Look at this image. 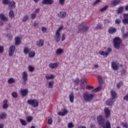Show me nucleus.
<instances>
[{
	"instance_id": "nucleus-53",
	"label": "nucleus",
	"mask_w": 128,
	"mask_h": 128,
	"mask_svg": "<svg viewBox=\"0 0 128 128\" xmlns=\"http://www.w3.org/2000/svg\"><path fill=\"white\" fill-rule=\"evenodd\" d=\"M28 68H29V72H33L34 70V68L32 66H30Z\"/></svg>"
},
{
	"instance_id": "nucleus-30",
	"label": "nucleus",
	"mask_w": 128,
	"mask_h": 128,
	"mask_svg": "<svg viewBox=\"0 0 128 128\" xmlns=\"http://www.w3.org/2000/svg\"><path fill=\"white\" fill-rule=\"evenodd\" d=\"M56 54L58 56H60V54H64V50L62 48H58L57 49L56 51Z\"/></svg>"
},
{
	"instance_id": "nucleus-21",
	"label": "nucleus",
	"mask_w": 128,
	"mask_h": 128,
	"mask_svg": "<svg viewBox=\"0 0 128 128\" xmlns=\"http://www.w3.org/2000/svg\"><path fill=\"white\" fill-rule=\"evenodd\" d=\"M58 64L56 63H50L49 64V68H52V70L58 68Z\"/></svg>"
},
{
	"instance_id": "nucleus-33",
	"label": "nucleus",
	"mask_w": 128,
	"mask_h": 128,
	"mask_svg": "<svg viewBox=\"0 0 128 128\" xmlns=\"http://www.w3.org/2000/svg\"><path fill=\"white\" fill-rule=\"evenodd\" d=\"M84 82H86V80H84V78H82L81 80V86L82 88H84Z\"/></svg>"
},
{
	"instance_id": "nucleus-20",
	"label": "nucleus",
	"mask_w": 128,
	"mask_h": 128,
	"mask_svg": "<svg viewBox=\"0 0 128 128\" xmlns=\"http://www.w3.org/2000/svg\"><path fill=\"white\" fill-rule=\"evenodd\" d=\"M68 110L64 109L62 112H58V116H66V114H68Z\"/></svg>"
},
{
	"instance_id": "nucleus-28",
	"label": "nucleus",
	"mask_w": 128,
	"mask_h": 128,
	"mask_svg": "<svg viewBox=\"0 0 128 128\" xmlns=\"http://www.w3.org/2000/svg\"><path fill=\"white\" fill-rule=\"evenodd\" d=\"M15 44L16 46H18L20 44V38L17 37L15 38Z\"/></svg>"
},
{
	"instance_id": "nucleus-19",
	"label": "nucleus",
	"mask_w": 128,
	"mask_h": 128,
	"mask_svg": "<svg viewBox=\"0 0 128 128\" xmlns=\"http://www.w3.org/2000/svg\"><path fill=\"white\" fill-rule=\"evenodd\" d=\"M121 1L122 0H113L111 2V4L112 6H116L120 4Z\"/></svg>"
},
{
	"instance_id": "nucleus-32",
	"label": "nucleus",
	"mask_w": 128,
	"mask_h": 128,
	"mask_svg": "<svg viewBox=\"0 0 128 128\" xmlns=\"http://www.w3.org/2000/svg\"><path fill=\"white\" fill-rule=\"evenodd\" d=\"M96 30H102L104 28L102 27V24L99 23L97 24V26L96 27Z\"/></svg>"
},
{
	"instance_id": "nucleus-38",
	"label": "nucleus",
	"mask_w": 128,
	"mask_h": 128,
	"mask_svg": "<svg viewBox=\"0 0 128 128\" xmlns=\"http://www.w3.org/2000/svg\"><path fill=\"white\" fill-rule=\"evenodd\" d=\"M30 50V48H28V47H26L24 48V53L25 54H28V52Z\"/></svg>"
},
{
	"instance_id": "nucleus-3",
	"label": "nucleus",
	"mask_w": 128,
	"mask_h": 128,
	"mask_svg": "<svg viewBox=\"0 0 128 128\" xmlns=\"http://www.w3.org/2000/svg\"><path fill=\"white\" fill-rule=\"evenodd\" d=\"M114 46L116 50H120V44L122 42V39L120 37H116L113 40Z\"/></svg>"
},
{
	"instance_id": "nucleus-56",
	"label": "nucleus",
	"mask_w": 128,
	"mask_h": 128,
	"mask_svg": "<svg viewBox=\"0 0 128 128\" xmlns=\"http://www.w3.org/2000/svg\"><path fill=\"white\" fill-rule=\"evenodd\" d=\"M4 46H0V54H2L4 52Z\"/></svg>"
},
{
	"instance_id": "nucleus-61",
	"label": "nucleus",
	"mask_w": 128,
	"mask_h": 128,
	"mask_svg": "<svg viewBox=\"0 0 128 128\" xmlns=\"http://www.w3.org/2000/svg\"><path fill=\"white\" fill-rule=\"evenodd\" d=\"M122 125L123 126H124V128H128V124H126V123H122Z\"/></svg>"
},
{
	"instance_id": "nucleus-7",
	"label": "nucleus",
	"mask_w": 128,
	"mask_h": 128,
	"mask_svg": "<svg viewBox=\"0 0 128 128\" xmlns=\"http://www.w3.org/2000/svg\"><path fill=\"white\" fill-rule=\"evenodd\" d=\"M112 48H108L107 49V50L104 52L103 51H100L98 52L99 54H100L101 56H103L104 58H107L108 56L110 54V52H112Z\"/></svg>"
},
{
	"instance_id": "nucleus-47",
	"label": "nucleus",
	"mask_w": 128,
	"mask_h": 128,
	"mask_svg": "<svg viewBox=\"0 0 128 128\" xmlns=\"http://www.w3.org/2000/svg\"><path fill=\"white\" fill-rule=\"evenodd\" d=\"M62 28H64V26H60L58 30H56V32L60 33V31L62 30Z\"/></svg>"
},
{
	"instance_id": "nucleus-27",
	"label": "nucleus",
	"mask_w": 128,
	"mask_h": 128,
	"mask_svg": "<svg viewBox=\"0 0 128 128\" xmlns=\"http://www.w3.org/2000/svg\"><path fill=\"white\" fill-rule=\"evenodd\" d=\"M6 114L2 112L0 114V120H4L6 118Z\"/></svg>"
},
{
	"instance_id": "nucleus-63",
	"label": "nucleus",
	"mask_w": 128,
	"mask_h": 128,
	"mask_svg": "<svg viewBox=\"0 0 128 128\" xmlns=\"http://www.w3.org/2000/svg\"><path fill=\"white\" fill-rule=\"evenodd\" d=\"M4 123L0 124V128H4Z\"/></svg>"
},
{
	"instance_id": "nucleus-9",
	"label": "nucleus",
	"mask_w": 128,
	"mask_h": 128,
	"mask_svg": "<svg viewBox=\"0 0 128 128\" xmlns=\"http://www.w3.org/2000/svg\"><path fill=\"white\" fill-rule=\"evenodd\" d=\"M14 50H16V46L13 45L10 47L8 50V56H12L14 54Z\"/></svg>"
},
{
	"instance_id": "nucleus-34",
	"label": "nucleus",
	"mask_w": 128,
	"mask_h": 128,
	"mask_svg": "<svg viewBox=\"0 0 128 128\" xmlns=\"http://www.w3.org/2000/svg\"><path fill=\"white\" fill-rule=\"evenodd\" d=\"M46 80H54V76L51 74L50 76L46 75Z\"/></svg>"
},
{
	"instance_id": "nucleus-41",
	"label": "nucleus",
	"mask_w": 128,
	"mask_h": 128,
	"mask_svg": "<svg viewBox=\"0 0 128 128\" xmlns=\"http://www.w3.org/2000/svg\"><path fill=\"white\" fill-rule=\"evenodd\" d=\"M14 82H15V80H14V78H10L8 80V84H14Z\"/></svg>"
},
{
	"instance_id": "nucleus-40",
	"label": "nucleus",
	"mask_w": 128,
	"mask_h": 128,
	"mask_svg": "<svg viewBox=\"0 0 128 128\" xmlns=\"http://www.w3.org/2000/svg\"><path fill=\"white\" fill-rule=\"evenodd\" d=\"M33 119H34V118L32 117L28 116V117H27L26 120H27L28 122H30L32 121Z\"/></svg>"
},
{
	"instance_id": "nucleus-58",
	"label": "nucleus",
	"mask_w": 128,
	"mask_h": 128,
	"mask_svg": "<svg viewBox=\"0 0 128 128\" xmlns=\"http://www.w3.org/2000/svg\"><path fill=\"white\" fill-rule=\"evenodd\" d=\"M42 32H46V28L42 27Z\"/></svg>"
},
{
	"instance_id": "nucleus-36",
	"label": "nucleus",
	"mask_w": 128,
	"mask_h": 128,
	"mask_svg": "<svg viewBox=\"0 0 128 128\" xmlns=\"http://www.w3.org/2000/svg\"><path fill=\"white\" fill-rule=\"evenodd\" d=\"M20 121L21 122L22 126H26V124H28V123H26V121L24 120L20 119Z\"/></svg>"
},
{
	"instance_id": "nucleus-14",
	"label": "nucleus",
	"mask_w": 128,
	"mask_h": 128,
	"mask_svg": "<svg viewBox=\"0 0 128 128\" xmlns=\"http://www.w3.org/2000/svg\"><path fill=\"white\" fill-rule=\"evenodd\" d=\"M110 96L112 97V98L113 100H115V98H118V94H116V92L114 90H112L110 92Z\"/></svg>"
},
{
	"instance_id": "nucleus-5",
	"label": "nucleus",
	"mask_w": 128,
	"mask_h": 128,
	"mask_svg": "<svg viewBox=\"0 0 128 128\" xmlns=\"http://www.w3.org/2000/svg\"><path fill=\"white\" fill-rule=\"evenodd\" d=\"M27 104L32 106L34 108H36V106H38V100L34 99V100H28L27 101Z\"/></svg>"
},
{
	"instance_id": "nucleus-44",
	"label": "nucleus",
	"mask_w": 128,
	"mask_h": 128,
	"mask_svg": "<svg viewBox=\"0 0 128 128\" xmlns=\"http://www.w3.org/2000/svg\"><path fill=\"white\" fill-rule=\"evenodd\" d=\"M108 8V6H106L104 8H103L100 10V12H104V10H106Z\"/></svg>"
},
{
	"instance_id": "nucleus-16",
	"label": "nucleus",
	"mask_w": 128,
	"mask_h": 128,
	"mask_svg": "<svg viewBox=\"0 0 128 128\" xmlns=\"http://www.w3.org/2000/svg\"><path fill=\"white\" fill-rule=\"evenodd\" d=\"M20 94L22 96V98H24V96H28V89H23L20 90Z\"/></svg>"
},
{
	"instance_id": "nucleus-6",
	"label": "nucleus",
	"mask_w": 128,
	"mask_h": 128,
	"mask_svg": "<svg viewBox=\"0 0 128 128\" xmlns=\"http://www.w3.org/2000/svg\"><path fill=\"white\" fill-rule=\"evenodd\" d=\"M28 77V72L26 71L24 72L22 74V78H23V81L22 82V86H26V84Z\"/></svg>"
},
{
	"instance_id": "nucleus-12",
	"label": "nucleus",
	"mask_w": 128,
	"mask_h": 128,
	"mask_svg": "<svg viewBox=\"0 0 128 128\" xmlns=\"http://www.w3.org/2000/svg\"><path fill=\"white\" fill-rule=\"evenodd\" d=\"M111 66L114 70H118V64L115 62H111Z\"/></svg>"
},
{
	"instance_id": "nucleus-60",
	"label": "nucleus",
	"mask_w": 128,
	"mask_h": 128,
	"mask_svg": "<svg viewBox=\"0 0 128 128\" xmlns=\"http://www.w3.org/2000/svg\"><path fill=\"white\" fill-rule=\"evenodd\" d=\"M48 124H52V119L50 118L48 120Z\"/></svg>"
},
{
	"instance_id": "nucleus-55",
	"label": "nucleus",
	"mask_w": 128,
	"mask_h": 128,
	"mask_svg": "<svg viewBox=\"0 0 128 128\" xmlns=\"http://www.w3.org/2000/svg\"><path fill=\"white\" fill-rule=\"evenodd\" d=\"M66 40V34H63L62 36V41L64 42Z\"/></svg>"
},
{
	"instance_id": "nucleus-52",
	"label": "nucleus",
	"mask_w": 128,
	"mask_h": 128,
	"mask_svg": "<svg viewBox=\"0 0 128 128\" xmlns=\"http://www.w3.org/2000/svg\"><path fill=\"white\" fill-rule=\"evenodd\" d=\"M68 128H74V124H72V122H70V123L68 124Z\"/></svg>"
},
{
	"instance_id": "nucleus-45",
	"label": "nucleus",
	"mask_w": 128,
	"mask_h": 128,
	"mask_svg": "<svg viewBox=\"0 0 128 128\" xmlns=\"http://www.w3.org/2000/svg\"><path fill=\"white\" fill-rule=\"evenodd\" d=\"M12 96L14 98H18V94L16 92H12Z\"/></svg>"
},
{
	"instance_id": "nucleus-62",
	"label": "nucleus",
	"mask_w": 128,
	"mask_h": 128,
	"mask_svg": "<svg viewBox=\"0 0 128 128\" xmlns=\"http://www.w3.org/2000/svg\"><path fill=\"white\" fill-rule=\"evenodd\" d=\"M90 128H96V125L94 124H90Z\"/></svg>"
},
{
	"instance_id": "nucleus-4",
	"label": "nucleus",
	"mask_w": 128,
	"mask_h": 128,
	"mask_svg": "<svg viewBox=\"0 0 128 128\" xmlns=\"http://www.w3.org/2000/svg\"><path fill=\"white\" fill-rule=\"evenodd\" d=\"M94 94H88V92L83 94V98L86 102H92L94 100Z\"/></svg>"
},
{
	"instance_id": "nucleus-11",
	"label": "nucleus",
	"mask_w": 128,
	"mask_h": 128,
	"mask_svg": "<svg viewBox=\"0 0 128 128\" xmlns=\"http://www.w3.org/2000/svg\"><path fill=\"white\" fill-rule=\"evenodd\" d=\"M124 19L122 20L124 24H128V14H123Z\"/></svg>"
},
{
	"instance_id": "nucleus-22",
	"label": "nucleus",
	"mask_w": 128,
	"mask_h": 128,
	"mask_svg": "<svg viewBox=\"0 0 128 128\" xmlns=\"http://www.w3.org/2000/svg\"><path fill=\"white\" fill-rule=\"evenodd\" d=\"M8 8L10 10H12L16 8V2L14 1L9 2Z\"/></svg>"
},
{
	"instance_id": "nucleus-64",
	"label": "nucleus",
	"mask_w": 128,
	"mask_h": 128,
	"mask_svg": "<svg viewBox=\"0 0 128 128\" xmlns=\"http://www.w3.org/2000/svg\"><path fill=\"white\" fill-rule=\"evenodd\" d=\"M77 128H86V126H82V125L78 126Z\"/></svg>"
},
{
	"instance_id": "nucleus-35",
	"label": "nucleus",
	"mask_w": 128,
	"mask_h": 128,
	"mask_svg": "<svg viewBox=\"0 0 128 128\" xmlns=\"http://www.w3.org/2000/svg\"><path fill=\"white\" fill-rule=\"evenodd\" d=\"M34 56H36V52L34 51H31L29 52V56L30 58H34Z\"/></svg>"
},
{
	"instance_id": "nucleus-24",
	"label": "nucleus",
	"mask_w": 128,
	"mask_h": 128,
	"mask_svg": "<svg viewBox=\"0 0 128 128\" xmlns=\"http://www.w3.org/2000/svg\"><path fill=\"white\" fill-rule=\"evenodd\" d=\"M36 45L39 48H40L44 46V40L40 39L39 40L36 42Z\"/></svg>"
},
{
	"instance_id": "nucleus-17",
	"label": "nucleus",
	"mask_w": 128,
	"mask_h": 128,
	"mask_svg": "<svg viewBox=\"0 0 128 128\" xmlns=\"http://www.w3.org/2000/svg\"><path fill=\"white\" fill-rule=\"evenodd\" d=\"M108 32L109 34H116V32H118V30L114 27H110L109 28Z\"/></svg>"
},
{
	"instance_id": "nucleus-18",
	"label": "nucleus",
	"mask_w": 128,
	"mask_h": 128,
	"mask_svg": "<svg viewBox=\"0 0 128 128\" xmlns=\"http://www.w3.org/2000/svg\"><path fill=\"white\" fill-rule=\"evenodd\" d=\"M54 0H42V4H54Z\"/></svg>"
},
{
	"instance_id": "nucleus-57",
	"label": "nucleus",
	"mask_w": 128,
	"mask_h": 128,
	"mask_svg": "<svg viewBox=\"0 0 128 128\" xmlns=\"http://www.w3.org/2000/svg\"><path fill=\"white\" fill-rule=\"evenodd\" d=\"M98 2H100V0H96L94 3L93 5L96 6V4H98Z\"/></svg>"
},
{
	"instance_id": "nucleus-43",
	"label": "nucleus",
	"mask_w": 128,
	"mask_h": 128,
	"mask_svg": "<svg viewBox=\"0 0 128 128\" xmlns=\"http://www.w3.org/2000/svg\"><path fill=\"white\" fill-rule=\"evenodd\" d=\"M10 0H3L2 1V4H10Z\"/></svg>"
},
{
	"instance_id": "nucleus-49",
	"label": "nucleus",
	"mask_w": 128,
	"mask_h": 128,
	"mask_svg": "<svg viewBox=\"0 0 128 128\" xmlns=\"http://www.w3.org/2000/svg\"><path fill=\"white\" fill-rule=\"evenodd\" d=\"M36 18V14L34 13V14H32L31 18L32 20H34V18Z\"/></svg>"
},
{
	"instance_id": "nucleus-31",
	"label": "nucleus",
	"mask_w": 128,
	"mask_h": 128,
	"mask_svg": "<svg viewBox=\"0 0 128 128\" xmlns=\"http://www.w3.org/2000/svg\"><path fill=\"white\" fill-rule=\"evenodd\" d=\"M9 16L10 18H14V11L12 10H10L9 12Z\"/></svg>"
},
{
	"instance_id": "nucleus-13",
	"label": "nucleus",
	"mask_w": 128,
	"mask_h": 128,
	"mask_svg": "<svg viewBox=\"0 0 128 128\" xmlns=\"http://www.w3.org/2000/svg\"><path fill=\"white\" fill-rule=\"evenodd\" d=\"M54 39L56 42H58L60 40V33H58V32H56L55 35L54 36Z\"/></svg>"
},
{
	"instance_id": "nucleus-23",
	"label": "nucleus",
	"mask_w": 128,
	"mask_h": 128,
	"mask_svg": "<svg viewBox=\"0 0 128 128\" xmlns=\"http://www.w3.org/2000/svg\"><path fill=\"white\" fill-rule=\"evenodd\" d=\"M58 16L60 18H64L66 16V14L64 12H60L59 14H58Z\"/></svg>"
},
{
	"instance_id": "nucleus-15",
	"label": "nucleus",
	"mask_w": 128,
	"mask_h": 128,
	"mask_svg": "<svg viewBox=\"0 0 128 128\" xmlns=\"http://www.w3.org/2000/svg\"><path fill=\"white\" fill-rule=\"evenodd\" d=\"M114 102H116V99H112V98H111L106 100V104L107 106H112Z\"/></svg>"
},
{
	"instance_id": "nucleus-51",
	"label": "nucleus",
	"mask_w": 128,
	"mask_h": 128,
	"mask_svg": "<svg viewBox=\"0 0 128 128\" xmlns=\"http://www.w3.org/2000/svg\"><path fill=\"white\" fill-rule=\"evenodd\" d=\"M122 86V82H120L118 83L116 86L118 88H120V86Z\"/></svg>"
},
{
	"instance_id": "nucleus-42",
	"label": "nucleus",
	"mask_w": 128,
	"mask_h": 128,
	"mask_svg": "<svg viewBox=\"0 0 128 128\" xmlns=\"http://www.w3.org/2000/svg\"><path fill=\"white\" fill-rule=\"evenodd\" d=\"M28 20V15H26L24 16L22 20L24 22H26V20Z\"/></svg>"
},
{
	"instance_id": "nucleus-1",
	"label": "nucleus",
	"mask_w": 128,
	"mask_h": 128,
	"mask_svg": "<svg viewBox=\"0 0 128 128\" xmlns=\"http://www.w3.org/2000/svg\"><path fill=\"white\" fill-rule=\"evenodd\" d=\"M106 120L104 116L100 115L97 117V122L99 126H102V128H112L110 122L107 120L105 124Z\"/></svg>"
},
{
	"instance_id": "nucleus-8",
	"label": "nucleus",
	"mask_w": 128,
	"mask_h": 128,
	"mask_svg": "<svg viewBox=\"0 0 128 128\" xmlns=\"http://www.w3.org/2000/svg\"><path fill=\"white\" fill-rule=\"evenodd\" d=\"M8 22V18L4 16V14H0V26H4V22Z\"/></svg>"
},
{
	"instance_id": "nucleus-48",
	"label": "nucleus",
	"mask_w": 128,
	"mask_h": 128,
	"mask_svg": "<svg viewBox=\"0 0 128 128\" xmlns=\"http://www.w3.org/2000/svg\"><path fill=\"white\" fill-rule=\"evenodd\" d=\"M122 22V21L119 18L116 19L115 20V24H120Z\"/></svg>"
},
{
	"instance_id": "nucleus-50",
	"label": "nucleus",
	"mask_w": 128,
	"mask_h": 128,
	"mask_svg": "<svg viewBox=\"0 0 128 128\" xmlns=\"http://www.w3.org/2000/svg\"><path fill=\"white\" fill-rule=\"evenodd\" d=\"M64 2H66V0H59V4L61 6H64Z\"/></svg>"
},
{
	"instance_id": "nucleus-25",
	"label": "nucleus",
	"mask_w": 128,
	"mask_h": 128,
	"mask_svg": "<svg viewBox=\"0 0 128 128\" xmlns=\"http://www.w3.org/2000/svg\"><path fill=\"white\" fill-rule=\"evenodd\" d=\"M124 8L122 6H120L117 10L118 14H122Z\"/></svg>"
},
{
	"instance_id": "nucleus-37",
	"label": "nucleus",
	"mask_w": 128,
	"mask_h": 128,
	"mask_svg": "<svg viewBox=\"0 0 128 128\" xmlns=\"http://www.w3.org/2000/svg\"><path fill=\"white\" fill-rule=\"evenodd\" d=\"M54 84V81H50L48 82V88H52L53 86L52 85Z\"/></svg>"
},
{
	"instance_id": "nucleus-10",
	"label": "nucleus",
	"mask_w": 128,
	"mask_h": 128,
	"mask_svg": "<svg viewBox=\"0 0 128 128\" xmlns=\"http://www.w3.org/2000/svg\"><path fill=\"white\" fill-rule=\"evenodd\" d=\"M104 112L105 114L106 118H108L110 116V110L108 108H106L104 109Z\"/></svg>"
},
{
	"instance_id": "nucleus-39",
	"label": "nucleus",
	"mask_w": 128,
	"mask_h": 128,
	"mask_svg": "<svg viewBox=\"0 0 128 128\" xmlns=\"http://www.w3.org/2000/svg\"><path fill=\"white\" fill-rule=\"evenodd\" d=\"M102 90V86H100L98 87L97 88L94 89L92 90L93 92H98V90Z\"/></svg>"
},
{
	"instance_id": "nucleus-59",
	"label": "nucleus",
	"mask_w": 128,
	"mask_h": 128,
	"mask_svg": "<svg viewBox=\"0 0 128 128\" xmlns=\"http://www.w3.org/2000/svg\"><path fill=\"white\" fill-rule=\"evenodd\" d=\"M123 100H126V102H128V95H126L125 96Z\"/></svg>"
},
{
	"instance_id": "nucleus-46",
	"label": "nucleus",
	"mask_w": 128,
	"mask_h": 128,
	"mask_svg": "<svg viewBox=\"0 0 128 128\" xmlns=\"http://www.w3.org/2000/svg\"><path fill=\"white\" fill-rule=\"evenodd\" d=\"M94 88L93 86H86V90H94Z\"/></svg>"
},
{
	"instance_id": "nucleus-54",
	"label": "nucleus",
	"mask_w": 128,
	"mask_h": 128,
	"mask_svg": "<svg viewBox=\"0 0 128 128\" xmlns=\"http://www.w3.org/2000/svg\"><path fill=\"white\" fill-rule=\"evenodd\" d=\"M74 82H75V84H76V86H78V82H80V78H77L76 80L74 81Z\"/></svg>"
},
{
	"instance_id": "nucleus-2",
	"label": "nucleus",
	"mask_w": 128,
	"mask_h": 128,
	"mask_svg": "<svg viewBox=\"0 0 128 128\" xmlns=\"http://www.w3.org/2000/svg\"><path fill=\"white\" fill-rule=\"evenodd\" d=\"M78 32L82 34H84L86 32L90 29V26H86V24L84 22L81 23L78 26Z\"/></svg>"
},
{
	"instance_id": "nucleus-29",
	"label": "nucleus",
	"mask_w": 128,
	"mask_h": 128,
	"mask_svg": "<svg viewBox=\"0 0 128 128\" xmlns=\"http://www.w3.org/2000/svg\"><path fill=\"white\" fill-rule=\"evenodd\" d=\"M3 108L6 109L8 108V100H4L3 102Z\"/></svg>"
},
{
	"instance_id": "nucleus-26",
	"label": "nucleus",
	"mask_w": 128,
	"mask_h": 128,
	"mask_svg": "<svg viewBox=\"0 0 128 128\" xmlns=\"http://www.w3.org/2000/svg\"><path fill=\"white\" fill-rule=\"evenodd\" d=\"M69 100L70 102L72 103L74 102V92H72L69 95Z\"/></svg>"
}]
</instances>
